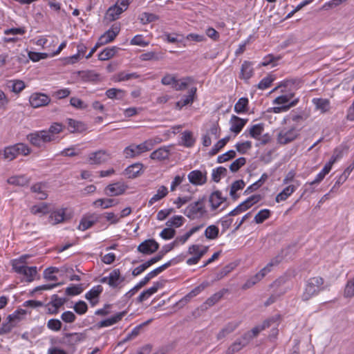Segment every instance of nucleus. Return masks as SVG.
Instances as JSON below:
<instances>
[{"instance_id": "1", "label": "nucleus", "mask_w": 354, "mask_h": 354, "mask_svg": "<svg viewBox=\"0 0 354 354\" xmlns=\"http://www.w3.org/2000/svg\"><path fill=\"white\" fill-rule=\"evenodd\" d=\"M327 287L322 277L319 276L310 277L306 282L301 298L302 301H307L326 290Z\"/></svg>"}, {"instance_id": "2", "label": "nucleus", "mask_w": 354, "mask_h": 354, "mask_svg": "<svg viewBox=\"0 0 354 354\" xmlns=\"http://www.w3.org/2000/svg\"><path fill=\"white\" fill-rule=\"evenodd\" d=\"M183 214L190 220L201 219L208 216L206 208V198H198V201L189 203L183 211Z\"/></svg>"}, {"instance_id": "3", "label": "nucleus", "mask_w": 354, "mask_h": 354, "mask_svg": "<svg viewBox=\"0 0 354 354\" xmlns=\"http://www.w3.org/2000/svg\"><path fill=\"white\" fill-rule=\"evenodd\" d=\"M299 132L300 129L295 126L281 128L277 135V143L287 145L292 142L298 138Z\"/></svg>"}, {"instance_id": "4", "label": "nucleus", "mask_w": 354, "mask_h": 354, "mask_svg": "<svg viewBox=\"0 0 354 354\" xmlns=\"http://www.w3.org/2000/svg\"><path fill=\"white\" fill-rule=\"evenodd\" d=\"M30 152V148L25 144L17 143L12 146L7 147L3 150V158L11 161L19 155L27 156Z\"/></svg>"}, {"instance_id": "5", "label": "nucleus", "mask_w": 354, "mask_h": 354, "mask_svg": "<svg viewBox=\"0 0 354 354\" xmlns=\"http://www.w3.org/2000/svg\"><path fill=\"white\" fill-rule=\"evenodd\" d=\"M208 247L203 245L193 244L188 248L187 253L192 255L186 263L189 266L198 263L200 259L207 252Z\"/></svg>"}, {"instance_id": "6", "label": "nucleus", "mask_w": 354, "mask_h": 354, "mask_svg": "<svg viewBox=\"0 0 354 354\" xmlns=\"http://www.w3.org/2000/svg\"><path fill=\"white\" fill-rule=\"evenodd\" d=\"M29 142L37 147H42L47 142H50L51 138L47 134L46 130L37 131L31 133L27 136Z\"/></svg>"}, {"instance_id": "7", "label": "nucleus", "mask_w": 354, "mask_h": 354, "mask_svg": "<svg viewBox=\"0 0 354 354\" xmlns=\"http://www.w3.org/2000/svg\"><path fill=\"white\" fill-rule=\"evenodd\" d=\"M124 281V277L121 276L119 269H114L109 273L108 277H104L101 279L102 283H106L113 288L118 287Z\"/></svg>"}, {"instance_id": "8", "label": "nucleus", "mask_w": 354, "mask_h": 354, "mask_svg": "<svg viewBox=\"0 0 354 354\" xmlns=\"http://www.w3.org/2000/svg\"><path fill=\"white\" fill-rule=\"evenodd\" d=\"M120 26L118 25H113L107 31H106L97 40V45H105L111 42L115 39L120 32Z\"/></svg>"}, {"instance_id": "9", "label": "nucleus", "mask_w": 354, "mask_h": 354, "mask_svg": "<svg viewBox=\"0 0 354 354\" xmlns=\"http://www.w3.org/2000/svg\"><path fill=\"white\" fill-rule=\"evenodd\" d=\"M128 186L123 182L109 184L105 187V194L109 196H117L123 194Z\"/></svg>"}, {"instance_id": "10", "label": "nucleus", "mask_w": 354, "mask_h": 354, "mask_svg": "<svg viewBox=\"0 0 354 354\" xmlns=\"http://www.w3.org/2000/svg\"><path fill=\"white\" fill-rule=\"evenodd\" d=\"M111 158V154L106 150H99L88 154L90 164L100 165L107 162Z\"/></svg>"}, {"instance_id": "11", "label": "nucleus", "mask_w": 354, "mask_h": 354, "mask_svg": "<svg viewBox=\"0 0 354 354\" xmlns=\"http://www.w3.org/2000/svg\"><path fill=\"white\" fill-rule=\"evenodd\" d=\"M159 244L153 239H147L142 242L138 246V251L146 254L149 255L158 250Z\"/></svg>"}, {"instance_id": "12", "label": "nucleus", "mask_w": 354, "mask_h": 354, "mask_svg": "<svg viewBox=\"0 0 354 354\" xmlns=\"http://www.w3.org/2000/svg\"><path fill=\"white\" fill-rule=\"evenodd\" d=\"M50 102V97L47 95L41 93H32L29 98V102L33 108L46 106Z\"/></svg>"}, {"instance_id": "13", "label": "nucleus", "mask_w": 354, "mask_h": 354, "mask_svg": "<svg viewBox=\"0 0 354 354\" xmlns=\"http://www.w3.org/2000/svg\"><path fill=\"white\" fill-rule=\"evenodd\" d=\"M187 178L194 185H203L207 182V172L200 170H194L189 173Z\"/></svg>"}, {"instance_id": "14", "label": "nucleus", "mask_w": 354, "mask_h": 354, "mask_svg": "<svg viewBox=\"0 0 354 354\" xmlns=\"http://www.w3.org/2000/svg\"><path fill=\"white\" fill-rule=\"evenodd\" d=\"M171 266V261H168L165 264L156 268L152 271L149 272L138 284L140 287L145 286L151 279L156 277L158 274L163 272Z\"/></svg>"}, {"instance_id": "15", "label": "nucleus", "mask_w": 354, "mask_h": 354, "mask_svg": "<svg viewBox=\"0 0 354 354\" xmlns=\"http://www.w3.org/2000/svg\"><path fill=\"white\" fill-rule=\"evenodd\" d=\"M225 198L222 196V194L219 191L212 192L209 196V203L211 211L215 212L225 201Z\"/></svg>"}, {"instance_id": "16", "label": "nucleus", "mask_w": 354, "mask_h": 354, "mask_svg": "<svg viewBox=\"0 0 354 354\" xmlns=\"http://www.w3.org/2000/svg\"><path fill=\"white\" fill-rule=\"evenodd\" d=\"M86 335L82 333H66L64 335L63 343L68 346H75L84 341Z\"/></svg>"}, {"instance_id": "17", "label": "nucleus", "mask_w": 354, "mask_h": 354, "mask_svg": "<svg viewBox=\"0 0 354 354\" xmlns=\"http://www.w3.org/2000/svg\"><path fill=\"white\" fill-rule=\"evenodd\" d=\"M102 219V215L93 214L88 217L83 218L79 224L78 228L80 230L85 231L92 227L95 223Z\"/></svg>"}, {"instance_id": "18", "label": "nucleus", "mask_w": 354, "mask_h": 354, "mask_svg": "<svg viewBox=\"0 0 354 354\" xmlns=\"http://www.w3.org/2000/svg\"><path fill=\"white\" fill-rule=\"evenodd\" d=\"M248 119H243L236 115H233L231 117L230 123V131L235 134L239 133L244 126L248 122Z\"/></svg>"}, {"instance_id": "19", "label": "nucleus", "mask_w": 354, "mask_h": 354, "mask_svg": "<svg viewBox=\"0 0 354 354\" xmlns=\"http://www.w3.org/2000/svg\"><path fill=\"white\" fill-rule=\"evenodd\" d=\"M68 209L66 207H62L56 209L52 212L49 216V223L52 225H56L64 221L66 219V210Z\"/></svg>"}, {"instance_id": "20", "label": "nucleus", "mask_w": 354, "mask_h": 354, "mask_svg": "<svg viewBox=\"0 0 354 354\" xmlns=\"http://www.w3.org/2000/svg\"><path fill=\"white\" fill-rule=\"evenodd\" d=\"M272 320H266L261 325L253 328L251 330L245 333L243 336L249 343L254 337H257L259 333L270 326Z\"/></svg>"}, {"instance_id": "21", "label": "nucleus", "mask_w": 354, "mask_h": 354, "mask_svg": "<svg viewBox=\"0 0 354 354\" xmlns=\"http://www.w3.org/2000/svg\"><path fill=\"white\" fill-rule=\"evenodd\" d=\"M240 322L238 321H232L229 323H227L226 325L224 326L223 328L217 334V339H221L225 337H227L228 335L234 332L239 326Z\"/></svg>"}, {"instance_id": "22", "label": "nucleus", "mask_w": 354, "mask_h": 354, "mask_svg": "<svg viewBox=\"0 0 354 354\" xmlns=\"http://www.w3.org/2000/svg\"><path fill=\"white\" fill-rule=\"evenodd\" d=\"M30 257L28 254L21 255L18 259H12L10 262L12 270L19 273L26 266H27V259Z\"/></svg>"}, {"instance_id": "23", "label": "nucleus", "mask_w": 354, "mask_h": 354, "mask_svg": "<svg viewBox=\"0 0 354 354\" xmlns=\"http://www.w3.org/2000/svg\"><path fill=\"white\" fill-rule=\"evenodd\" d=\"M283 260V256L281 254H277L276 257H273L270 259V261L267 263V265L263 268L259 272L263 277L271 270L274 267L277 266Z\"/></svg>"}, {"instance_id": "24", "label": "nucleus", "mask_w": 354, "mask_h": 354, "mask_svg": "<svg viewBox=\"0 0 354 354\" xmlns=\"http://www.w3.org/2000/svg\"><path fill=\"white\" fill-rule=\"evenodd\" d=\"M254 70L252 64L248 61H244L241 67L239 77L245 81L248 80L253 75Z\"/></svg>"}, {"instance_id": "25", "label": "nucleus", "mask_w": 354, "mask_h": 354, "mask_svg": "<svg viewBox=\"0 0 354 354\" xmlns=\"http://www.w3.org/2000/svg\"><path fill=\"white\" fill-rule=\"evenodd\" d=\"M125 315L126 311L118 313L114 316L100 322L97 326L98 328L111 326L120 321Z\"/></svg>"}, {"instance_id": "26", "label": "nucleus", "mask_w": 354, "mask_h": 354, "mask_svg": "<svg viewBox=\"0 0 354 354\" xmlns=\"http://www.w3.org/2000/svg\"><path fill=\"white\" fill-rule=\"evenodd\" d=\"M247 344H248V341L245 339H243V336H242L228 347L225 351V354H234L241 351Z\"/></svg>"}, {"instance_id": "27", "label": "nucleus", "mask_w": 354, "mask_h": 354, "mask_svg": "<svg viewBox=\"0 0 354 354\" xmlns=\"http://www.w3.org/2000/svg\"><path fill=\"white\" fill-rule=\"evenodd\" d=\"M162 286V284L160 282L157 281V282L154 283L153 286H151V288H148L146 290H144L143 292H142L140 293V295L137 298L138 301L141 303V302L145 301L150 296H151L152 295L156 293L158 291V290L160 288H161Z\"/></svg>"}, {"instance_id": "28", "label": "nucleus", "mask_w": 354, "mask_h": 354, "mask_svg": "<svg viewBox=\"0 0 354 354\" xmlns=\"http://www.w3.org/2000/svg\"><path fill=\"white\" fill-rule=\"evenodd\" d=\"M297 97H295V93L292 92H288L284 94H282L281 95L278 96L276 97L273 102V104H278V105H289L292 102H294V99H296Z\"/></svg>"}, {"instance_id": "29", "label": "nucleus", "mask_w": 354, "mask_h": 354, "mask_svg": "<svg viewBox=\"0 0 354 354\" xmlns=\"http://www.w3.org/2000/svg\"><path fill=\"white\" fill-rule=\"evenodd\" d=\"M170 155V150L169 147H162L153 151L150 158L153 160H163L167 159Z\"/></svg>"}, {"instance_id": "30", "label": "nucleus", "mask_w": 354, "mask_h": 354, "mask_svg": "<svg viewBox=\"0 0 354 354\" xmlns=\"http://www.w3.org/2000/svg\"><path fill=\"white\" fill-rule=\"evenodd\" d=\"M46 185L43 183H38L33 185L30 189L32 192L35 193V197L39 200L46 199L48 194L46 191Z\"/></svg>"}, {"instance_id": "31", "label": "nucleus", "mask_w": 354, "mask_h": 354, "mask_svg": "<svg viewBox=\"0 0 354 354\" xmlns=\"http://www.w3.org/2000/svg\"><path fill=\"white\" fill-rule=\"evenodd\" d=\"M196 87H192L189 91L187 95H184L181 100L176 102V106L179 109H181L183 106L192 104L194 101V97L196 93Z\"/></svg>"}, {"instance_id": "32", "label": "nucleus", "mask_w": 354, "mask_h": 354, "mask_svg": "<svg viewBox=\"0 0 354 354\" xmlns=\"http://www.w3.org/2000/svg\"><path fill=\"white\" fill-rule=\"evenodd\" d=\"M142 167L143 165L141 163L133 164L125 169L124 174L129 178H135L140 174Z\"/></svg>"}, {"instance_id": "33", "label": "nucleus", "mask_w": 354, "mask_h": 354, "mask_svg": "<svg viewBox=\"0 0 354 354\" xmlns=\"http://www.w3.org/2000/svg\"><path fill=\"white\" fill-rule=\"evenodd\" d=\"M64 126L59 122L53 123L48 130H46L48 135L50 136L51 141H55L57 138V135L63 131Z\"/></svg>"}, {"instance_id": "34", "label": "nucleus", "mask_w": 354, "mask_h": 354, "mask_svg": "<svg viewBox=\"0 0 354 354\" xmlns=\"http://www.w3.org/2000/svg\"><path fill=\"white\" fill-rule=\"evenodd\" d=\"M196 139L190 131H185L181 133V140L180 144L185 147H192L194 145Z\"/></svg>"}, {"instance_id": "35", "label": "nucleus", "mask_w": 354, "mask_h": 354, "mask_svg": "<svg viewBox=\"0 0 354 354\" xmlns=\"http://www.w3.org/2000/svg\"><path fill=\"white\" fill-rule=\"evenodd\" d=\"M312 102L316 109L323 113L328 112L330 109V101L328 99L313 98Z\"/></svg>"}, {"instance_id": "36", "label": "nucleus", "mask_w": 354, "mask_h": 354, "mask_svg": "<svg viewBox=\"0 0 354 354\" xmlns=\"http://www.w3.org/2000/svg\"><path fill=\"white\" fill-rule=\"evenodd\" d=\"M65 302V299L59 297L57 295H53L51 298L50 302L48 304V306H52L53 308V310H51L50 308H48V313L50 314H57L58 313V309L64 305Z\"/></svg>"}, {"instance_id": "37", "label": "nucleus", "mask_w": 354, "mask_h": 354, "mask_svg": "<svg viewBox=\"0 0 354 354\" xmlns=\"http://www.w3.org/2000/svg\"><path fill=\"white\" fill-rule=\"evenodd\" d=\"M297 189V186L290 185L285 187L280 193L276 196V201L279 203L286 201Z\"/></svg>"}, {"instance_id": "38", "label": "nucleus", "mask_w": 354, "mask_h": 354, "mask_svg": "<svg viewBox=\"0 0 354 354\" xmlns=\"http://www.w3.org/2000/svg\"><path fill=\"white\" fill-rule=\"evenodd\" d=\"M30 179L26 175L13 176L10 177L7 182L13 185L25 186L28 184Z\"/></svg>"}, {"instance_id": "39", "label": "nucleus", "mask_w": 354, "mask_h": 354, "mask_svg": "<svg viewBox=\"0 0 354 354\" xmlns=\"http://www.w3.org/2000/svg\"><path fill=\"white\" fill-rule=\"evenodd\" d=\"M249 100L247 97H241L234 105V111L239 114L245 113L248 111Z\"/></svg>"}, {"instance_id": "40", "label": "nucleus", "mask_w": 354, "mask_h": 354, "mask_svg": "<svg viewBox=\"0 0 354 354\" xmlns=\"http://www.w3.org/2000/svg\"><path fill=\"white\" fill-rule=\"evenodd\" d=\"M19 274L26 277L27 282H32L37 274V268L36 266H26Z\"/></svg>"}, {"instance_id": "41", "label": "nucleus", "mask_w": 354, "mask_h": 354, "mask_svg": "<svg viewBox=\"0 0 354 354\" xmlns=\"http://www.w3.org/2000/svg\"><path fill=\"white\" fill-rule=\"evenodd\" d=\"M168 194V189L164 185L158 187L157 192L149 201V205H152L156 202L160 201Z\"/></svg>"}, {"instance_id": "42", "label": "nucleus", "mask_w": 354, "mask_h": 354, "mask_svg": "<svg viewBox=\"0 0 354 354\" xmlns=\"http://www.w3.org/2000/svg\"><path fill=\"white\" fill-rule=\"evenodd\" d=\"M193 81L194 80L191 77H185L179 80L176 78V82L173 85V88L176 91L185 90Z\"/></svg>"}, {"instance_id": "43", "label": "nucleus", "mask_w": 354, "mask_h": 354, "mask_svg": "<svg viewBox=\"0 0 354 354\" xmlns=\"http://www.w3.org/2000/svg\"><path fill=\"white\" fill-rule=\"evenodd\" d=\"M118 48L115 46L107 47L98 54L100 60L106 61L112 58L117 53Z\"/></svg>"}, {"instance_id": "44", "label": "nucleus", "mask_w": 354, "mask_h": 354, "mask_svg": "<svg viewBox=\"0 0 354 354\" xmlns=\"http://www.w3.org/2000/svg\"><path fill=\"white\" fill-rule=\"evenodd\" d=\"M123 12L122 8L115 4L108 9L106 12V18L110 21H115L119 18L120 15Z\"/></svg>"}, {"instance_id": "45", "label": "nucleus", "mask_w": 354, "mask_h": 354, "mask_svg": "<svg viewBox=\"0 0 354 354\" xmlns=\"http://www.w3.org/2000/svg\"><path fill=\"white\" fill-rule=\"evenodd\" d=\"M26 315V310L17 309L13 313L7 317V320L15 324V326Z\"/></svg>"}, {"instance_id": "46", "label": "nucleus", "mask_w": 354, "mask_h": 354, "mask_svg": "<svg viewBox=\"0 0 354 354\" xmlns=\"http://www.w3.org/2000/svg\"><path fill=\"white\" fill-rule=\"evenodd\" d=\"M30 212L35 215H44L49 212V206L46 203L33 205L30 208Z\"/></svg>"}, {"instance_id": "47", "label": "nucleus", "mask_w": 354, "mask_h": 354, "mask_svg": "<svg viewBox=\"0 0 354 354\" xmlns=\"http://www.w3.org/2000/svg\"><path fill=\"white\" fill-rule=\"evenodd\" d=\"M245 187V183L243 180H239L234 181L230 187V195L234 200H236L239 198V196L236 194V192L239 190H241Z\"/></svg>"}, {"instance_id": "48", "label": "nucleus", "mask_w": 354, "mask_h": 354, "mask_svg": "<svg viewBox=\"0 0 354 354\" xmlns=\"http://www.w3.org/2000/svg\"><path fill=\"white\" fill-rule=\"evenodd\" d=\"M106 95L110 99L122 100L125 95V92L120 88H112L106 91Z\"/></svg>"}, {"instance_id": "49", "label": "nucleus", "mask_w": 354, "mask_h": 354, "mask_svg": "<svg viewBox=\"0 0 354 354\" xmlns=\"http://www.w3.org/2000/svg\"><path fill=\"white\" fill-rule=\"evenodd\" d=\"M115 201L111 198H100L93 202V205L100 207L102 209H107L115 205Z\"/></svg>"}, {"instance_id": "50", "label": "nucleus", "mask_w": 354, "mask_h": 354, "mask_svg": "<svg viewBox=\"0 0 354 354\" xmlns=\"http://www.w3.org/2000/svg\"><path fill=\"white\" fill-rule=\"evenodd\" d=\"M103 288L100 285L93 287L85 295V298L87 300H91L92 299H97L102 293Z\"/></svg>"}, {"instance_id": "51", "label": "nucleus", "mask_w": 354, "mask_h": 354, "mask_svg": "<svg viewBox=\"0 0 354 354\" xmlns=\"http://www.w3.org/2000/svg\"><path fill=\"white\" fill-rule=\"evenodd\" d=\"M299 102V98L294 99V102H292L289 105H279V106H274L270 108V112H272L274 113H279L281 112L288 111L290 108L296 106Z\"/></svg>"}, {"instance_id": "52", "label": "nucleus", "mask_w": 354, "mask_h": 354, "mask_svg": "<svg viewBox=\"0 0 354 354\" xmlns=\"http://www.w3.org/2000/svg\"><path fill=\"white\" fill-rule=\"evenodd\" d=\"M230 139V136H226L218 140L212 148L211 151H209V154L211 156L216 155L223 147L225 146V145L229 142Z\"/></svg>"}, {"instance_id": "53", "label": "nucleus", "mask_w": 354, "mask_h": 354, "mask_svg": "<svg viewBox=\"0 0 354 354\" xmlns=\"http://www.w3.org/2000/svg\"><path fill=\"white\" fill-rule=\"evenodd\" d=\"M263 130H264V128H263V124H257L252 125L249 129L248 131H249V134L252 138H253L254 139H259V136H261V134L262 133Z\"/></svg>"}, {"instance_id": "54", "label": "nucleus", "mask_w": 354, "mask_h": 354, "mask_svg": "<svg viewBox=\"0 0 354 354\" xmlns=\"http://www.w3.org/2000/svg\"><path fill=\"white\" fill-rule=\"evenodd\" d=\"M226 292L227 290L223 289L216 292L206 300L205 304L209 306L214 305L223 297Z\"/></svg>"}, {"instance_id": "55", "label": "nucleus", "mask_w": 354, "mask_h": 354, "mask_svg": "<svg viewBox=\"0 0 354 354\" xmlns=\"http://www.w3.org/2000/svg\"><path fill=\"white\" fill-rule=\"evenodd\" d=\"M219 230L214 225L208 226L205 230V236L207 239L213 240L218 237Z\"/></svg>"}, {"instance_id": "56", "label": "nucleus", "mask_w": 354, "mask_h": 354, "mask_svg": "<svg viewBox=\"0 0 354 354\" xmlns=\"http://www.w3.org/2000/svg\"><path fill=\"white\" fill-rule=\"evenodd\" d=\"M270 216V211L268 209L260 210L254 216V221L256 223L260 224L264 222Z\"/></svg>"}, {"instance_id": "57", "label": "nucleus", "mask_w": 354, "mask_h": 354, "mask_svg": "<svg viewBox=\"0 0 354 354\" xmlns=\"http://www.w3.org/2000/svg\"><path fill=\"white\" fill-rule=\"evenodd\" d=\"M227 174V169L223 167H218L212 170V180L218 183L220 181L221 176H225Z\"/></svg>"}, {"instance_id": "58", "label": "nucleus", "mask_w": 354, "mask_h": 354, "mask_svg": "<svg viewBox=\"0 0 354 354\" xmlns=\"http://www.w3.org/2000/svg\"><path fill=\"white\" fill-rule=\"evenodd\" d=\"M185 218L182 216H174L167 221L166 225L169 227H179L183 224Z\"/></svg>"}, {"instance_id": "59", "label": "nucleus", "mask_w": 354, "mask_h": 354, "mask_svg": "<svg viewBox=\"0 0 354 354\" xmlns=\"http://www.w3.org/2000/svg\"><path fill=\"white\" fill-rule=\"evenodd\" d=\"M207 286V284L201 283L195 288H194L190 292L184 297L182 301H187L191 298L198 295L201 291H203Z\"/></svg>"}, {"instance_id": "60", "label": "nucleus", "mask_w": 354, "mask_h": 354, "mask_svg": "<svg viewBox=\"0 0 354 354\" xmlns=\"http://www.w3.org/2000/svg\"><path fill=\"white\" fill-rule=\"evenodd\" d=\"M139 77V75L136 73H126L124 71L120 72L117 75V81L123 82L131 79H136Z\"/></svg>"}, {"instance_id": "61", "label": "nucleus", "mask_w": 354, "mask_h": 354, "mask_svg": "<svg viewBox=\"0 0 354 354\" xmlns=\"http://www.w3.org/2000/svg\"><path fill=\"white\" fill-rule=\"evenodd\" d=\"M124 156L127 158H134L137 156H139V153L136 147V145H131L127 147L123 151Z\"/></svg>"}, {"instance_id": "62", "label": "nucleus", "mask_w": 354, "mask_h": 354, "mask_svg": "<svg viewBox=\"0 0 354 354\" xmlns=\"http://www.w3.org/2000/svg\"><path fill=\"white\" fill-rule=\"evenodd\" d=\"M10 82L12 83V91L15 93H19L26 87L24 82L20 80H10Z\"/></svg>"}, {"instance_id": "63", "label": "nucleus", "mask_w": 354, "mask_h": 354, "mask_svg": "<svg viewBox=\"0 0 354 354\" xmlns=\"http://www.w3.org/2000/svg\"><path fill=\"white\" fill-rule=\"evenodd\" d=\"M274 80V77L272 75H268L263 78L257 85L258 88L261 90H265L270 86L272 82Z\"/></svg>"}, {"instance_id": "64", "label": "nucleus", "mask_w": 354, "mask_h": 354, "mask_svg": "<svg viewBox=\"0 0 354 354\" xmlns=\"http://www.w3.org/2000/svg\"><path fill=\"white\" fill-rule=\"evenodd\" d=\"M263 277L258 272L254 277L248 279L243 286L242 289L247 290L251 287H252L254 284H256L258 281H259Z\"/></svg>"}]
</instances>
